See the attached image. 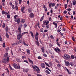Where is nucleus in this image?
Instances as JSON below:
<instances>
[{
    "instance_id": "nucleus-1",
    "label": "nucleus",
    "mask_w": 76,
    "mask_h": 76,
    "mask_svg": "<svg viewBox=\"0 0 76 76\" xmlns=\"http://www.w3.org/2000/svg\"><path fill=\"white\" fill-rule=\"evenodd\" d=\"M35 66L37 68V69L36 68ZM32 66V67L33 68L34 70V71L37 72V73H39L40 72H39V71H40V69H39V67H38L37 66Z\"/></svg>"
},
{
    "instance_id": "nucleus-2",
    "label": "nucleus",
    "mask_w": 76,
    "mask_h": 76,
    "mask_svg": "<svg viewBox=\"0 0 76 76\" xmlns=\"http://www.w3.org/2000/svg\"><path fill=\"white\" fill-rule=\"evenodd\" d=\"M64 58L65 59V60H70L69 58H70V56L69 55L66 54L64 55Z\"/></svg>"
},
{
    "instance_id": "nucleus-3",
    "label": "nucleus",
    "mask_w": 76,
    "mask_h": 76,
    "mask_svg": "<svg viewBox=\"0 0 76 76\" xmlns=\"http://www.w3.org/2000/svg\"><path fill=\"white\" fill-rule=\"evenodd\" d=\"M12 65L15 69H20V66H19V65L18 66L17 65V64L14 63L12 64Z\"/></svg>"
},
{
    "instance_id": "nucleus-4",
    "label": "nucleus",
    "mask_w": 76,
    "mask_h": 76,
    "mask_svg": "<svg viewBox=\"0 0 76 76\" xmlns=\"http://www.w3.org/2000/svg\"><path fill=\"white\" fill-rule=\"evenodd\" d=\"M54 50L57 53H59L60 52H61V50L58 47L55 48Z\"/></svg>"
},
{
    "instance_id": "nucleus-5",
    "label": "nucleus",
    "mask_w": 76,
    "mask_h": 76,
    "mask_svg": "<svg viewBox=\"0 0 76 76\" xmlns=\"http://www.w3.org/2000/svg\"><path fill=\"white\" fill-rule=\"evenodd\" d=\"M15 21L16 22H17L18 25L19 24V23H20V19L19 18H17L16 19H15Z\"/></svg>"
},
{
    "instance_id": "nucleus-6",
    "label": "nucleus",
    "mask_w": 76,
    "mask_h": 76,
    "mask_svg": "<svg viewBox=\"0 0 76 76\" xmlns=\"http://www.w3.org/2000/svg\"><path fill=\"white\" fill-rule=\"evenodd\" d=\"M40 66L42 68L44 69L45 67V64L44 63H42L41 64Z\"/></svg>"
},
{
    "instance_id": "nucleus-7",
    "label": "nucleus",
    "mask_w": 76,
    "mask_h": 76,
    "mask_svg": "<svg viewBox=\"0 0 76 76\" xmlns=\"http://www.w3.org/2000/svg\"><path fill=\"white\" fill-rule=\"evenodd\" d=\"M29 15V17H31V18H33L34 17V15L32 12L30 13Z\"/></svg>"
},
{
    "instance_id": "nucleus-8",
    "label": "nucleus",
    "mask_w": 76,
    "mask_h": 76,
    "mask_svg": "<svg viewBox=\"0 0 76 76\" xmlns=\"http://www.w3.org/2000/svg\"><path fill=\"white\" fill-rule=\"evenodd\" d=\"M21 29H22V25H20L18 28V30L20 33H21Z\"/></svg>"
},
{
    "instance_id": "nucleus-9",
    "label": "nucleus",
    "mask_w": 76,
    "mask_h": 76,
    "mask_svg": "<svg viewBox=\"0 0 76 76\" xmlns=\"http://www.w3.org/2000/svg\"><path fill=\"white\" fill-rule=\"evenodd\" d=\"M9 57H7V59H4V61H6V62H7V63H9Z\"/></svg>"
},
{
    "instance_id": "nucleus-10",
    "label": "nucleus",
    "mask_w": 76,
    "mask_h": 76,
    "mask_svg": "<svg viewBox=\"0 0 76 76\" xmlns=\"http://www.w3.org/2000/svg\"><path fill=\"white\" fill-rule=\"evenodd\" d=\"M25 9V7L23 6V7H21V12L23 13H25V12L24 11V10Z\"/></svg>"
},
{
    "instance_id": "nucleus-11",
    "label": "nucleus",
    "mask_w": 76,
    "mask_h": 76,
    "mask_svg": "<svg viewBox=\"0 0 76 76\" xmlns=\"http://www.w3.org/2000/svg\"><path fill=\"white\" fill-rule=\"evenodd\" d=\"M65 64L66 66H69L70 65V63L68 61H65Z\"/></svg>"
},
{
    "instance_id": "nucleus-12",
    "label": "nucleus",
    "mask_w": 76,
    "mask_h": 76,
    "mask_svg": "<svg viewBox=\"0 0 76 76\" xmlns=\"http://www.w3.org/2000/svg\"><path fill=\"white\" fill-rule=\"evenodd\" d=\"M56 41L57 42L56 43V44H57V45H58V46H59V47H60L61 45L59 44V43L58 42V38H57V39Z\"/></svg>"
},
{
    "instance_id": "nucleus-13",
    "label": "nucleus",
    "mask_w": 76,
    "mask_h": 76,
    "mask_svg": "<svg viewBox=\"0 0 76 76\" xmlns=\"http://www.w3.org/2000/svg\"><path fill=\"white\" fill-rule=\"evenodd\" d=\"M2 15H7V12L4 11H2L1 12Z\"/></svg>"
},
{
    "instance_id": "nucleus-14",
    "label": "nucleus",
    "mask_w": 76,
    "mask_h": 76,
    "mask_svg": "<svg viewBox=\"0 0 76 76\" xmlns=\"http://www.w3.org/2000/svg\"><path fill=\"white\" fill-rule=\"evenodd\" d=\"M41 49L42 53H45V49L44 48V47H42L41 48Z\"/></svg>"
},
{
    "instance_id": "nucleus-15",
    "label": "nucleus",
    "mask_w": 76,
    "mask_h": 76,
    "mask_svg": "<svg viewBox=\"0 0 76 76\" xmlns=\"http://www.w3.org/2000/svg\"><path fill=\"white\" fill-rule=\"evenodd\" d=\"M30 33L31 34V36L32 37V38H34V34L32 31H30Z\"/></svg>"
},
{
    "instance_id": "nucleus-16",
    "label": "nucleus",
    "mask_w": 76,
    "mask_h": 76,
    "mask_svg": "<svg viewBox=\"0 0 76 76\" xmlns=\"http://www.w3.org/2000/svg\"><path fill=\"white\" fill-rule=\"evenodd\" d=\"M35 43L37 46H39V43L38 41H35Z\"/></svg>"
},
{
    "instance_id": "nucleus-17",
    "label": "nucleus",
    "mask_w": 76,
    "mask_h": 76,
    "mask_svg": "<svg viewBox=\"0 0 76 76\" xmlns=\"http://www.w3.org/2000/svg\"><path fill=\"white\" fill-rule=\"evenodd\" d=\"M28 60L29 61V62H30L31 64H34V62H33V61H32L31 59H29V58H28Z\"/></svg>"
},
{
    "instance_id": "nucleus-18",
    "label": "nucleus",
    "mask_w": 76,
    "mask_h": 76,
    "mask_svg": "<svg viewBox=\"0 0 76 76\" xmlns=\"http://www.w3.org/2000/svg\"><path fill=\"white\" fill-rule=\"evenodd\" d=\"M25 20L23 19H21V23H25Z\"/></svg>"
},
{
    "instance_id": "nucleus-19",
    "label": "nucleus",
    "mask_w": 76,
    "mask_h": 76,
    "mask_svg": "<svg viewBox=\"0 0 76 76\" xmlns=\"http://www.w3.org/2000/svg\"><path fill=\"white\" fill-rule=\"evenodd\" d=\"M9 56V54H8V53H7V52L4 55V57H9L7 56Z\"/></svg>"
},
{
    "instance_id": "nucleus-20",
    "label": "nucleus",
    "mask_w": 76,
    "mask_h": 76,
    "mask_svg": "<svg viewBox=\"0 0 76 76\" xmlns=\"http://www.w3.org/2000/svg\"><path fill=\"white\" fill-rule=\"evenodd\" d=\"M53 24L54 25H55V28H57V24L55 22H54L53 23Z\"/></svg>"
},
{
    "instance_id": "nucleus-21",
    "label": "nucleus",
    "mask_w": 76,
    "mask_h": 76,
    "mask_svg": "<svg viewBox=\"0 0 76 76\" xmlns=\"http://www.w3.org/2000/svg\"><path fill=\"white\" fill-rule=\"evenodd\" d=\"M18 35L20 37V38L21 39H22V35L21 34L19 33L18 34Z\"/></svg>"
},
{
    "instance_id": "nucleus-22",
    "label": "nucleus",
    "mask_w": 76,
    "mask_h": 76,
    "mask_svg": "<svg viewBox=\"0 0 76 76\" xmlns=\"http://www.w3.org/2000/svg\"><path fill=\"white\" fill-rule=\"evenodd\" d=\"M16 60L17 62H18L19 63H20V62H21L20 60L19 59V58H16Z\"/></svg>"
},
{
    "instance_id": "nucleus-23",
    "label": "nucleus",
    "mask_w": 76,
    "mask_h": 76,
    "mask_svg": "<svg viewBox=\"0 0 76 76\" xmlns=\"http://www.w3.org/2000/svg\"><path fill=\"white\" fill-rule=\"evenodd\" d=\"M5 36L7 38H9V34H8L7 33H6Z\"/></svg>"
},
{
    "instance_id": "nucleus-24",
    "label": "nucleus",
    "mask_w": 76,
    "mask_h": 76,
    "mask_svg": "<svg viewBox=\"0 0 76 76\" xmlns=\"http://www.w3.org/2000/svg\"><path fill=\"white\" fill-rule=\"evenodd\" d=\"M5 31L6 32H8V31H9V27H8V26H7L6 27Z\"/></svg>"
},
{
    "instance_id": "nucleus-25",
    "label": "nucleus",
    "mask_w": 76,
    "mask_h": 76,
    "mask_svg": "<svg viewBox=\"0 0 76 76\" xmlns=\"http://www.w3.org/2000/svg\"><path fill=\"white\" fill-rule=\"evenodd\" d=\"M9 66L10 70L12 71L14 70V69H13L12 68V67L11 65H10V64H9Z\"/></svg>"
},
{
    "instance_id": "nucleus-26",
    "label": "nucleus",
    "mask_w": 76,
    "mask_h": 76,
    "mask_svg": "<svg viewBox=\"0 0 76 76\" xmlns=\"http://www.w3.org/2000/svg\"><path fill=\"white\" fill-rule=\"evenodd\" d=\"M72 4L73 5H76V0H73L72 1Z\"/></svg>"
},
{
    "instance_id": "nucleus-27",
    "label": "nucleus",
    "mask_w": 76,
    "mask_h": 76,
    "mask_svg": "<svg viewBox=\"0 0 76 76\" xmlns=\"http://www.w3.org/2000/svg\"><path fill=\"white\" fill-rule=\"evenodd\" d=\"M23 44L25 45H26V46H28V45L25 42V41H23Z\"/></svg>"
},
{
    "instance_id": "nucleus-28",
    "label": "nucleus",
    "mask_w": 76,
    "mask_h": 76,
    "mask_svg": "<svg viewBox=\"0 0 76 76\" xmlns=\"http://www.w3.org/2000/svg\"><path fill=\"white\" fill-rule=\"evenodd\" d=\"M27 53L28 54H30V50L28 49H27L26 50Z\"/></svg>"
},
{
    "instance_id": "nucleus-29",
    "label": "nucleus",
    "mask_w": 76,
    "mask_h": 76,
    "mask_svg": "<svg viewBox=\"0 0 76 76\" xmlns=\"http://www.w3.org/2000/svg\"><path fill=\"white\" fill-rule=\"evenodd\" d=\"M52 6V3H50L49 5V7L50 8H51Z\"/></svg>"
},
{
    "instance_id": "nucleus-30",
    "label": "nucleus",
    "mask_w": 76,
    "mask_h": 76,
    "mask_svg": "<svg viewBox=\"0 0 76 76\" xmlns=\"http://www.w3.org/2000/svg\"><path fill=\"white\" fill-rule=\"evenodd\" d=\"M18 16L17 15H15L14 16V19H18Z\"/></svg>"
},
{
    "instance_id": "nucleus-31",
    "label": "nucleus",
    "mask_w": 76,
    "mask_h": 76,
    "mask_svg": "<svg viewBox=\"0 0 76 76\" xmlns=\"http://www.w3.org/2000/svg\"><path fill=\"white\" fill-rule=\"evenodd\" d=\"M35 39L36 40H38V37L37 36H34Z\"/></svg>"
},
{
    "instance_id": "nucleus-32",
    "label": "nucleus",
    "mask_w": 76,
    "mask_h": 76,
    "mask_svg": "<svg viewBox=\"0 0 76 76\" xmlns=\"http://www.w3.org/2000/svg\"><path fill=\"white\" fill-rule=\"evenodd\" d=\"M57 66L59 68H60L61 67V64H59L57 65Z\"/></svg>"
},
{
    "instance_id": "nucleus-33",
    "label": "nucleus",
    "mask_w": 76,
    "mask_h": 76,
    "mask_svg": "<svg viewBox=\"0 0 76 76\" xmlns=\"http://www.w3.org/2000/svg\"><path fill=\"white\" fill-rule=\"evenodd\" d=\"M46 27L47 28V29H48L49 28V27H50V26L48 24H46Z\"/></svg>"
},
{
    "instance_id": "nucleus-34",
    "label": "nucleus",
    "mask_w": 76,
    "mask_h": 76,
    "mask_svg": "<svg viewBox=\"0 0 76 76\" xmlns=\"http://www.w3.org/2000/svg\"><path fill=\"white\" fill-rule=\"evenodd\" d=\"M44 15H43L42 17L40 19V22H42V20H43V19H44Z\"/></svg>"
},
{
    "instance_id": "nucleus-35",
    "label": "nucleus",
    "mask_w": 76,
    "mask_h": 76,
    "mask_svg": "<svg viewBox=\"0 0 76 76\" xmlns=\"http://www.w3.org/2000/svg\"><path fill=\"white\" fill-rule=\"evenodd\" d=\"M45 69L49 70V71H50V72H51L52 71L51 70H50V69H49V68H48V67H46Z\"/></svg>"
},
{
    "instance_id": "nucleus-36",
    "label": "nucleus",
    "mask_w": 76,
    "mask_h": 76,
    "mask_svg": "<svg viewBox=\"0 0 76 76\" xmlns=\"http://www.w3.org/2000/svg\"><path fill=\"white\" fill-rule=\"evenodd\" d=\"M50 38L52 39H54V37H53V35H51L50 36Z\"/></svg>"
},
{
    "instance_id": "nucleus-37",
    "label": "nucleus",
    "mask_w": 76,
    "mask_h": 76,
    "mask_svg": "<svg viewBox=\"0 0 76 76\" xmlns=\"http://www.w3.org/2000/svg\"><path fill=\"white\" fill-rule=\"evenodd\" d=\"M27 26V25L25 23L24 24V25H23L24 28H26Z\"/></svg>"
},
{
    "instance_id": "nucleus-38",
    "label": "nucleus",
    "mask_w": 76,
    "mask_h": 76,
    "mask_svg": "<svg viewBox=\"0 0 76 76\" xmlns=\"http://www.w3.org/2000/svg\"><path fill=\"white\" fill-rule=\"evenodd\" d=\"M69 64H70L71 66H74V64L73 63V62H70L69 63Z\"/></svg>"
},
{
    "instance_id": "nucleus-39",
    "label": "nucleus",
    "mask_w": 76,
    "mask_h": 76,
    "mask_svg": "<svg viewBox=\"0 0 76 76\" xmlns=\"http://www.w3.org/2000/svg\"><path fill=\"white\" fill-rule=\"evenodd\" d=\"M5 27V23H3L2 25V28H4Z\"/></svg>"
},
{
    "instance_id": "nucleus-40",
    "label": "nucleus",
    "mask_w": 76,
    "mask_h": 76,
    "mask_svg": "<svg viewBox=\"0 0 76 76\" xmlns=\"http://www.w3.org/2000/svg\"><path fill=\"white\" fill-rule=\"evenodd\" d=\"M45 72H46V73H47L48 75H50V72H49V71H48V70H46Z\"/></svg>"
},
{
    "instance_id": "nucleus-41",
    "label": "nucleus",
    "mask_w": 76,
    "mask_h": 76,
    "mask_svg": "<svg viewBox=\"0 0 76 76\" xmlns=\"http://www.w3.org/2000/svg\"><path fill=\"white\" fill-rule=\"evenodd\" d=\"M25 34H28V32H24L23 33H22V35H24Z\"/></svg>"
},
{
    "instance_id": "nucleus-42",
    "label": "nucleus",
    "mask_w": 76,
    "mask_h": 76,
    "mask_svg": "<svg viewBox=\"0 0 76 76\" xmlns=\"http://www.w3.org/2000/svg\"><path fill=\"white\" fill-rule=\"evenodd\" d=\"M7 16L8 19L10 18V15L9 14H7Z\"/></svg>"
},
{
    "instance_id": "nucleus-43",
    "label": "nucleus",
    "mask_w": 76,
    "mask_h": 76,
    "mask_svg": "<svg viewBox=\"0 0 76 76\" xmlns=\"http://www.w3.org/2000/svg\"><path fill=\"white\" fill-rule=\"evenodd\" d=\"M17 39H18V40H20V37L18 35H17Z\"/></svg>"
},
{
    "instance_id": "nucleus-44",
    "label": "nucleus",
    "mask_w": 76,
    "mask_h": 76,
    "mask_svg": "<svg viewBox=\"0 0 76 76\" xmlns=\"http://www.w3.org/2000/svg\"><path fill=\"white\" fill-rule=\"evenodd\" d=\"M45 64H46V66H48V67H50V65H49V64H48V63H47L45 62Z\"/></svg>"
},
{
    "instance_id": "nucleus-45",
    "label": "nucleus",
    "mask_w": 76,
    "mask_h": 76,
    "mask_svg": "<svg viewBox=\"0 0 76 76\" xmlns=\"http://www.w3.org/2000/svg\"><path fill=\"white\" fill-rule=\"evenodd\" d=\"M15 8L17 11H18V5H15Z\"/></svg>"
},
{
    "instance_id": "nucleus-46",
    "label": "nucleus",
    "mask_w": 76,
    "mask_h": 76,
    "mask_svg": "<svg viewBox=\"0 0 76 76\" xmlns=\"http://www.w3.org/2000/svg\"><path fill=\"white\" fill-rule=\"evenodd\" d=\"M15 3L16 4V6H18V1H15Z\"/></svg>"
},
{
    "instance_id": "nucleus-47",
    "label": "nucleus",
    "mask_w": 76,
    "mask_h": 76,
    "mask_svg": "<svg viewBox=\"0 0 76 76\" xmlns=\"http://www.w3.org/2000/svg\"><path fill=\"white\" fill-rule=\"evenodd\" d=\"M71 58L72 59H74V58H75V57H74V55H71Z\"/></svg>"
},
{
    "instance_id": "nucleus-48",
    "label": "nucleus",
    "mask_w": 76,
    "mask_h": 76,
    "mask_svg": "<svg viewBox=\"0 0 76 76\" xmlns=\"http://www.w3.org/2000/svg\"><path fill=\"white\" fill-rule=\"evenodd\" d=\"M43 30H44V28H41L40 29V31L42 32H43Z\"/></svg>"
},
{
    "instance_id": "nucleus-49",
    "label": "nucleus",
    "mask_w": 76,
    "mask_h": 76,
    "mask_svg": "<svg viewBox=\"0 0 76 76\" xmlns=\"http://www.w3.org/2000/svg\"><path fill=\"white\" fill-rule=\"evenodd\" d=\"M28 12H29L30 13H31V12H32V10L31 9L29 8L28 10Z\"/></svg>"
},
{
    "instance_id": "nucleus-50",
    "label": "nucleus",
    "mask_w": 76,
    "mask_h": 76,
    "mask_svg": "<svg viewBox=\"0 0 76 76\" xmlns=\"http://www.w3.org/2000/svg\"><path fill=\"white\" fill-rule=\"evenodd\" d=\"M39 35V34L38 33V32H37L35 35L34 36H37Z\"/></svg>"
},
{
    "instance_id": "nucleus-51",
    "label": "nucleus",
    "mask_w": 76,
    "mask_h": 76,
    "mask_svg": "<svg viewBox=\"0 0 76 76\" xmlns=\"http://www.w3.org/2000/svg\"><path fill=\"white\" fill-rule=\"evenodd\" d=\"M2 45L4 48H5V43H3Z\"/></svg>"
},
{
    "instance_id": "nucleus-52",
    "label": "nucleus",
    "mask_w": 76,
    "mask_h": 76,
    "mask_svg": "<svg viewBox=\"0 0 76 76\" xmlns=\"http://www.w3.org/2000/svg\"><path fill=\"white\" fill-rule=\"evenodd\" d=\"M23 62H24L25 63H26L28 64H29V63H28V61H27V60H24V61H23Z\"/></svg>"
},
{
    "instance_id": "nucleus-53",
    "label": "nucleus",
    "mask_w": 76,
    "mask_h": 76,
    "mask_svg": "<svg viewBox=\"0 0 76 76\" xmlns=\"http://www.w3.org/2000/svg\"><path fill=\"white\" fill-rule=\"evenodd\" d=\"M0 9H1V10H2V9H3V7H2L1 5H0Z\"/></svg>"
},
{
    "instance_id": "nucleus-54",
    "label": "nucleus",
    "mask_w": 76,
    "mask_h": 76,
    "mask_svg": "<svg viewBox=\"0 0 76 76\" xmlns=\"http://www.w3.org/2000/svg\"><path fill=\"white\" fill-rule=\"evenodd\" d=\"M19 1V4H20L22 3V0H18Z\"/></svg>"
},
{
    "instance_id": "nucleus-55",
    "label": "nucleus",
    "mask_w": 76,
    "mask_h": 76,
    "mask_svg": "<svg viewBox=\"0 0 76 76\" xmlns=\"http://www.w3.org/2000/svg\"><path fill=\"white\" fill-rule=\"evenodd\" d=\"M55 61L57 63H59V61H58L57 60V59H55Z\"/></svg>"
},
{
    "instance_id": "nucleus-56",
    "label": "nucleus",
    "mask_w": 76,
    "mask_h": 76,
    "mask_svg": "<svg viewBox=\"0 0 76 76\" xmlns=\"http://www.w3.org/2000/svg\"><path fill=\"white\" fill-rule=\"evenodd\" d=\"M59 34H60V35H61V36H63V33H62L61 32L59 33Z\"/></svg>"
},
{
    "instance_id": "nucleus-57",
    "label": "nucleus",
    "mask_w": 76,
    "mask_h": 76,
    "mask_svg": "<svg viewBox=\"0 0 76 76\" xmlns=\"http://www.w3.org/2000/svg\"><path fill=\"white\" fill-rule=\"evenodd\" d=\"M15 44H16V45H18V44H19V42L18 41H17L16 42Z\"/></svg>"
},
{
    "instance_id": "nucleus-58",
    "label": "nucleus",
    "mask_w": 76,
    "mask_h": 76,
    "mask_svg": "<svg viewBox=\"0 0 76 76\" xmlns=\"http://www.w3.org/2000/svg\"><path fill=\"white\" fill-rule=\"evenodd\" d=\"M12 7L13 9H15V6H14V5H12Z\"/></svg>"
},
{
    "instance_id": "nucleus-59",
    "label": "nucleus",
    "mask_w": 76,
    "mask_h": 76,
    "mask_svg": "<svg viewBox=\"0 0 76 76\" xmlns=\"http://www.w3.org/2000/svg\"><path fill=\"white\" fill-rule=\"evenodd\" d=\"M0 41H3V39H2V38L1 36H0Z\"/></svg>"
},
{
    "instance_id": "nucleus-60",
    "label": "nucleus",
    "mask_w": 76,
    "mask_h": 76,
    "mask_svg": "<svg viewBox=\"0 0 76 76\" xmlns=\"http://www.w3.org/2000/svg\"><path fill=\"white\" fill-rule=\"evenodd\" d=\"M49 64L50 65V66H52V63H51V62H49Z\"/></svg>"
},
{
    "instance_id": "nucleus-61",
    "label": "nucleus",
    "mask_w": 76,
    "mask_h": 76,
    "mask_svg": "<svg viewBox=\"0 0 76 76\" xmlns=\"http://www.w3.org/2000/svg\"><path fill=\"white\" fill-rule=\"evenodd\" d=\"M49 23V21H47L46 22V25H48Z\"/></svg>"
},
{
    "instance_id": "nucleus-62",
    "label": "nucleus",
    "mask_w": 76,
    "mask_h": 76,
    "mask_svg": "<svg viewBox=\"0 0 76 76\" xmlns=\"http://www.w3.org/2000/svg\"><path fill=\"white\" fill-rule=\"evenodd\" d=\"M52 7H54V6H55V3H52Z\"/></svg>"
},
{
    "instance_id": "nucleus-63",
    "label": "nucleus",
    "mask_w": 76,
    "mask_h": 76,
    "mask_svg": "<svg viewBox=\"0 0 76 76\" xmlns=\"http://www.w3.org/2000/svg\"><path fill=\"white\" fill-rule=\"evenodd\" d=\"M38 59H42V58L40 56H38Z\"/></svg>"
},
{
    "instance_id": "nucleus-64",
    "label": "nucleus",
    "mask_w": 76,
    "mask_h": 76,
    "mask_svg": "<svg viewBox=\"0 0 76 76\" xmlns=\"http://www.w3.org/2000/svg\"><path fill=\"white\" fill-rule=\"evenodd\" d=\"M43 56H44V57H47V55L44 54L43 55Z\"/></svg>"
}]
</instances>
